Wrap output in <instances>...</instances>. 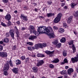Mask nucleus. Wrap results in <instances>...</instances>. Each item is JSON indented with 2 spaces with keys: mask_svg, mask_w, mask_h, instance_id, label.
I'll list each match as a JSON object with an SVG mask.
<instances>
[{
  "mask_svg": "<svg viewBox=\"0 0 78 78\" xmlns=\"http://www.w3.org/2000/svg\"><path fill=\"white\" fill-rule=\"evenodd\" d=\"M45 32H47L48 33V34H49L48 37L50 39H51V37L54 38L55 37V35L54 34V32L53 31L52 28L51 27H49L47 29L46 27Z\"/></svg>",
  "mask_w": 78,
  "mask_h": 78,
  "instance_id": "obj_1",
  "label": "nucleus"
},
{
  "mask_svg": "<svg viewBox=\"0 0 78 78\" xmlns=\"http://www.w3.org/2000/svg\"><path fill=\"white\" fill-rule=\"evenodd\" d=\"M45 30H46V27L41 26L38 28L37 32H39V34H42V33L45 32Z\"/></svg>",
  "mask_w": 78,
  "mask_h": 78,
  "instance_id": "obj_2",
  "label": "nucleus"
},
{
  "mask_svg": "<svg viewBox=\"0 0 78 78\" xmlns=\"http://www.w3.org/2000/svg\"><path fill=\"white\" fill-rule=\"evenodd\" d=\"M62 13H59L57 17H56L54 19V23H58V22L60 21L61 20V18L62 17Z\"/></svg>",
  "mask_w": 78,
  "mask_h": 78,
  "instance_id": "obj_3",
  "label": "nucleus"
},
{
  "mask_svg": "<svg viewBox=\"0 0 78 78\" xmlns=\"http://www.w3.org/2000/svg\"><path fill=\"white\" fill-rule=\"evenodd\" d=\"M0 56L2 58H6L8 56V54L5 52H0Z\"/></svg>",
  "mask_w": 78,
  "mask_h": 78,
  "instance_id": "obj_4",
  "label": "nucleus"
},
{
  "mask_svg": "<svg viewBox=\"0 0 78 78\" xmlns=\"http://www.w3.org/2000/svg\"><path fill=\"white\" fill-rule=\"evenodd\" d=\"M45 53L47 54V55H49V56L51 57L53 56L54 55V52H55V51H44Z\"/></svg>",
  "mask_w": 78,
  "mask_h": 78,
  "instance_id": "obj_5",
  "label": "nucleus"
},
{
  "mask_svg": "<svg viewBox=\"0 0 78 78\" xmlns=\"http://www.w3.org/2000/svg\"><path fill=\"white\" fill-rule=\"evenodd\" d=\"M71 60L73 63H75L76 62H78V54L77 55V57H75L74 58H73L71 59Z\"/></svg>",
  "mask_w": 78,
  "mask_h": 78,
  "instance_id": "obj_6",
  "label": "nucleus"
},
{
  "mask_svg": "<svg viewBox=\"0 0 78 78\" xmlns=\"http://www.w3.org/2000/svg\"><path fill=\"white\" fill-rule=\"evenodd\" d=\"M42 44H41V43H40L37 44H36L35 45L34 47V49H36L37 50V49H39V48H42Z\"/></svg>",
  "mask_w": 78,
  "mask_h": 78,
  "instance_id": "obj_7",
  "label": "nucleus"
},
{
  "mask_svg": "<svg viewBox=\"0 0 78 78\" xmlns=\"http://www.w3.org/2000/svg\"><path fill=\"white\" fill-rule=\"evenodd\" d=\"M20 17L21 19H23L25 21H28V18H27V16H25L23 14H21V16Z\"/></svg>",
  "mask_w": 78,
  "mask_h": 78,
  "instance_id": "obj_8",
  "label": "nucleus"
},
{
  "mask_svg": "<svg viewBox=\"0 0 78 78\" xmlns=\"http://www.w3.org/2000/svg\"><path fill=\"white\" fill-rule=\"evenodd\" d=\"M44 62L43 60H41L38 62L36 64V66H37V67H39V66H42L43 64H44Z\"/></svg>",
  "mask_w": 78,
  "mask_h": 78,
  "instance_id": "obj_9",
  "label": "nucleus"
},
{
  "mask_svg": "<svg viewBox=\"0 0 78 78\" xmlns=\"http://www.w3.org/2000/svg\"><path fill=\"white\" fill-rule=\"evenodd\" d=\"M9 33L12 37L13 39H14V30H12L9 31Z\"/></svg>",
  "mask_w": 78,
  "mask_h": 78,
  "instance_id": "obj_10",
  "label": "nucleus"
},
{
  "mask_svg": "<svg viewBox=\"0 0 78 78\" xmlns=\"http://www.w3.org/2000/svg\"><path fill=\"white\" fill-rule=\"evenodd\" d=\"M28 30L30 31V33L33 32L34 30V28L33 26H30L29 27Z\"/></svg>",
  "mask_w": 78,
  "mask_h": 78,
  "instance_id": "obj_11",
  "label": "nucleus"
},
{
  "mask_svg": "<svg viewBox=\"0 0 78 78\" xmlns=\"http://www.w3.org/2000/svg\"><path fill=\"white\" fill-rule=\"evenodd\" d=\"M12 70L16 74L18 73V72H19V69L17 68H14L13 69H12Z\"/></svg>",
  "mask_w": 78,
  "mask_h": 78,
  "instance_id": "obj_12",
  "label": "nucleus"
},
{
  "mask_svg": "<svg viewBox=\"0 0 78 78\" xmlns=\"http://www.w3.org/2000/svg\"><path fill=\"white\" fill-rule=\"evenodd\" d=\"M5 19L7 20H11V15L9 14H7L5 16Z\"/></svg>",
  "mask_w": 78,
  "mask_h": 78,
  "instance_id": "obj_13",
  "label": "nucleus"
},
{
  "mask_svg": "<svg viewBox=\"0 0 78 78\" xmlns=\"http://www.w3.org/2000/svg\"><path fill=\"white\" fill-rule=\"evenodd\" d=\"M72 19H73V16H70L69 18L67 21L68 23H70L72 22Z\"/></svg>",
  "mask_w": 78,
  "mask_h": 78,
  "instance_id": "obj_14",
  "label": "nucleus"
},
{
  "mask_svg": "<svg viewBox=\"0 0 78 78\" xmlns=\"http://www.w3.org/2000/svg\"><path fill=\"white\" fill-rule=\"evenodd\" d=\"M9 69V65L8 64L5 65L4 68V70H5L6 71H7V70H8Z\"/></svg>",
  "mask_w": 78,
  "mask_h": 78,
  "instance_id": "obj_15",
  "label": "nucleus"
},
{
  "mask_svg": "<svg viewBox=\"0 0 78 78\" xmlns=\"http://www.w3.org/2000/svg\"><path fill=\"white\" fill-rule=\"evenodd\" d=\"M37 37L36 36L31 35L29 37V39L30 40H34L35 39H36Z\"/></svg>",
  "mask_w": 78,
  "mask_h": 78,
  "instance_id": "obj_16",
  "label": "nucleus"
},
{
  "mask_svg": "<svg viewBox=\"0 0 78 78\" xmlns=\"http://www.w3.org/2000/svg\"><path fill=\"white\" fill-rule=\"evenodd\" d=\"M32 70L34 73H37V72L38 69L37 67H33L32 68Z\"/></svg>",
  "mask_w": 78,
  "mask_h": 78,
  "instance_id": "obj_17",
  "label": "nucleus"
},
{
  "mask_svg": "<svg viewBox=\"0 0 78 78\" xmlns=\"http://www.w3.org/2000/svg\"><path fill=\"white\" fill-rule=\"evenodd\" d=\"M73 72V69L72 68H70L68 70V73L69 75H70L71 73Z\"/></svg>",
  "mask_w": 78,
  "mask_h": 78,
  "instance_id": "obj_18",
  "label": "nucleus"
},
{
  "mask_svg": "<svg viewBox=\"0 0 78 78\" xmlns=\"http://www.w3.org/2000/svg\"><path fill=\"white\" fill-rule=\"evenodd\" d=\"M66 39L65 37H63L60 40V41L62 43H64L65 42H66Z\"/></svg>",
  "mask_w": 78,
  "mask_h": 78,
  "instance_id": "obj_19",
  "label": "nucleus"
},
{
  "mask_svg": "<svg viewBox=\"0 0 78 78\" xmlns=\"http://www.w3.org/2000/svg\"><path fill=\"white\" fill-rule=\"evenodd\" d=\"M58 31L60 33H62L64 32V30L63 28H61L58 30Z\"/></svg>",
  "mask_w": 78,
  "mask_h": 78,
  "instance_id": "obj_20",
  "label": "nucleus"
},
{
  "mask_svg": "<svg viewBox=\"0 0 78 78\" xmlns=\"http://www.w3.org/2000/svg\"><path fill=\"white\" fill-rule=\"evenodd\" d=\"M59 59H58V58H56L53 60L52 62L54 63H58V62H59Z\"/></svg>",
  "mask_w": 78,
  "mask_h": 78,
  "instance_id": "obj_21",
  "label": "nucleus"
},
{
  "mask_svg": "<svg viewBox=\"0 0 78 78\" xmlns=\"http://www.w3.org/2000/svg\"><path fill=\"white\" fill-rule=\"evenodd\" d=\"M32 33H33L36 36H39V32H36V31L34 30L33 32H32Z\"/></svg>",
  "mask_w": 78,
  "mask_h": 78,
  "instance_id": "obj_22",
  "label": "nucleus"
},
{
  "mask_svg": "<svg viewBox=\"0 0 78 78\" xmlns=\"http://www.w3.org/2000/svg\"><path fill=\"white\" fill-rule=\"evenodd\" d=\"M37 57H40L41 58H43V57H44L45 56H44V55L42 54H41L39 53L37 54Z\"/></svg>",
  "mask_w": 78,
  "mask_h": 78,
  "instance_id": "obj_23",
  "label": "nucleus"
},
{
  "mask_svg": "<svg viewBox=\"0 0 78 78\" xmlns=\"http://www.w3.org/2000/svg\"><path fill=\"white\" fill-rule=\"evenodd\" d=\"M55 15V14L52 13H47V16L48 17H51V16H54Z\"/></svg>",
  "mask_w": 78,
  "mask_h": 78,
  "instance_id": "obj_24",
  "label": "nucleus"
},
{
  "mask_svg": "<svg viewBox=\"0 0 78 78\" xmlns=\"http://www.w3.org/2000/svg\"><path fill=\"white\" fill-rule=\"evenodd\" d=\"M16 65H19L21 63V62L20 60H16Z\"/></svg>",
  "mask_w": 78,
  "mask_h": 78,
  "instance_id": "obj_25",
  "label": "nucleus"
},
{
  "mask_svg": "<svg viewBox=\"0 0 78 78\" xmlns=\"http://www.w3.org/2000/svg\"><path fill=\"white\" fill-rule=\"evenodd\" d=\"M71 6L72 8H74L75 6H76V4L74 3H72L71 4Z\"/></svg>",
  "mask_w": 78,
  "mask_h": 78,
  "instance_id": "obj_26",
  "label": "nucleus"
},
{
  "mask_svg": "<svg viewBox=\"0 0 78 78\" xmlns=\"http://www.w3.org/2000/svg\"><path fill=\"white\" fill-rule=\"evenodd\" d=\"M62 55L64 57H66L67 56V52L65 51H63L62 52Z\"/></svg>",
  "mask_w": 78,
  "mask_h": 78,
  "instance_id": "obj_27",
  "label": "nucleus"
},
{
  "mask_svg": "<svg viewBox=\"0 0 78 78\" xmlns=\"http://www.w3.org/2000/svg\"><path fill=\"white\" fill-rule=\"evenodd\" d=\"M9 39L7 38H5L4 39V42L5 43H8L9 42Z\"/></svg>",
  "mask_w": 78,
  "mask_h": 78,
  "instance_id": "obj_28",
  "label": "nucleus"
},
{
  "mask_svg": "<svg viewBox=\"0 0 78 78\" xmlns=\"http://www.w3.org/2000/svg\"><path fill=\"white\" fill-rule=\"evenodd\" d=\"M27 48L30 51L33 50L34 49V47H28Z\"/></svg>",
  "mask_w": 78,
  "mask_h": 78,
  "instance_id": "obj_29",
  "label": "nucleus"
},
{
  "mask_svg": "<svg viewBox=\"0 0 78 78\" xmlns=\"http://www.w3.org/2000/svg\"><path fill=\"white\" fill-rule=\"evenodd\" d=\"M74 15L75 17H78V11L74 13Z\"/></svg>",
  "mask_w": 78,
  "mask_h": 78,
  "instance_id": "obj_30",
  "label": "nucleus"
},
{
  "mask_svg": "<svg viewBox=\"0 0 78 78\" xmlns=\"http://www.w3.org/2000/svg\"><path fill=\"white\" fill-rule=\"evenodd\" d=\"M53 44H54V45H56L58 44V41L57 40H55L53 42Z\"/></svg>",
  "mask_w": 78,
  "mask_h": 78,
  "instance_id": "obj_31",
  "label": "nucleus"
},
{
  "mask_svg": "<svg viewBox=\"0 0 78 78\" xmlns=\"http://www.w3.org/2000/svg\"><path fill=\"white\" fill-rule=\"evenodd\" d=\"M41 45H41L42 46V47H46V46H47V44L45 43H43V44H41Z\"/></svg>",
  "mask_w": 78,
  "mask_h": 78,
  "instance_id": "obj_32",
  "label": "nucleus"
},
{
  "mask_svg": "<svg viewBox=\"0 0 78 78\" xmlns=\"http://www.w3.org/2000/svg\"><path fill=\"white\" fill-rule=\"evenodd\" d=\"M68 44L69 45H72L73 44V41L71 40L69 41V42H68Z\"/></svg>",
  "mask_w": 78,
  "mask_h": 78,
  "instance_id": "obj_33",
  "label": "nucleus"
},
{
  "mask_svg": "<svg viewBox=\"0 0 78 78\" xmlns=\"http://www.w3.org/2000/svg\"><path fill=\"white\" fill-rule=\"evenodd\" d=\"M1 24L2 26H3V27H7V26H6V25L5 24V23H3V22H1Z\"/></svg>",
  "mask_w": 78,
  "mask_h": 78,
  "instance_id": "obj_34",
  "label": "nucleus"
},
{
  "mask_svg": "<svg viewBox=\"0 0 78 78\" xmlns=\"http://www.w3.org/2000/svg\"><path fill=\"white\" fill-rule=\"evenodd\" d=\"M8 22L7 23V26H10L11 25V22L9 21V20H8Z\"/></svg>",
  "mask_w": 78,
  "mask_h": 78,
  "instance_id": "obj_35",
  "label": "nucleus"
},
{
  "mask_svg": "<svg viewBox=\"0 0 78 78\" xmlns=\"http://www.w3.org/2000/svg\"><path fill=\"white\" fill-rule=\"evenodd\" d=\"M27 45H33V43L31 42H27Z\"/></svg>",
  "mask_w": 78,
  "mask_h": 78,
  "instance_id": "obj_36",
  "label": "nucleus"
},
{
  "mask_svg": "<svg viewBox=\"0 0 78 78\" xmlns=\"http://www.w3.org/2000/svg\"><path fill=\"white\" fill-rule=\"evenodd\" d=\"M61 46V43H59L56 45V47L57 48H60Z\"/></svg>",
  "mask_w": 78,
  "mask_h": 78,
  "instance_id": "obj_37",
  "label": "nucleus"
},
{
  "mask_svg": "<svg viewBox=\"0 0 78 78\" xmlns=\"http://www.w3.org/2000/svg\"><path fill=\"white\" fill-rule=\"evenodd\" d=\"M4 75L6 76L8 74V73L7 72V71L4 70Z\"/></svg>",
  "mask_w": 78,
  "mask_h": 78,
  "instance_id": "obj_38",
  "label": "nucleus"
},
{
  "mask_svg": "<svg viewBox=\"0 0 78 78\" xmlns=\"http://www.w3.org/2000/svg\"><path fill=\"white\" fill-rule=\"evenodd\" d=\"M9 64H10V66L11 67H13V65L12 64V62H11V60L9 61Z\"/></svg>",
  "mask_w": 78,
  "mask_h": 78,
  "instance_id": "obj_39",
  "label": "nucleus"
},
{
  "mask_svg": "<svg viewBox=\"0 0 78 78\" xmlns=\"http://www.w3.org/2000/svg\"><path fill=\"white\" fill-rule=\"evenodd\" d=\"M66 71L65 70H63L61 72V75H64V74H66Z\"/></svg>",
  "mask_w": 78,
  "mask_h": 78,
  "instance_id": "obj_40",
  "label": "nucleus"
},
{
  "mask_svg": "<svg viewBox=\"0 0 78 78\" xmlns=\"http://www.w3.org/2000/svg\"><path fill=\"white\" fill-rule=\"evenodd\" d=\"M63 27L65 28H67V25L66 23H63Z\"/></svg>",
  "mask_w": 78,
  "mask_h": 78,
  "instance_id": "obj_41",
  "label": "nucleus"
},
{
  "mask_svg": "<svg viewBox=\"0 0 78 78\" xmlns=\"http://www.w3.org/2000/svg\"><path fill=\"white\" fill-rule=\"evenodd\" d=\"M2 1L4 3H7L8 2V0H2Z\"/></svg>",
  "mask_w": 78,
  "mask_h": 78,
  "instance_id": "obj_42",
  "label": "nucleus"
},
{
  "mask_svg": "<svg viewBox=\"0 0 78 78\" xmlns=\"http://www.w3.org/2000/svg\"><path fill=\"white\" fill-rule=\"evenodd\" d=\"M53 28L54 30H58V28L57 27L55 26L53 27Z\"/></svg>",
  "mask_w": 78,
  "mask_h": 78,
  "instance_id": "obj_43",
  "label": "nucleus"
},
{
  "mask_svg": "<svg viewBox=\"0 0 78 78\" xmlns=\"http://www.w3.org/2000/svg\"><path fill=\"white\" fill-rule=\"evenodd\" d=\"M39 18L41 20H42V19H44V17H43L42 16H39Z\"/></svg>",
  "mask_w": 78,
  "mask_h": 78,
  "instance_id": "obj_44",
  "label": "nucleus"
},
{
  "mask_svg": "<svg viewBox=\"0 0 78 78\" xmlns=\"http://www.w3.org/2000/svg\"><path fill=\"white\" fill-rule=\"evenodd\" d=\"M49 67H50V68H54V66L52 64H51L49 65Z\"/></svg>",
  "mask_w": 78,
  "mask_h": 78,
  "instance_id": "obj_45",
  "label": "nucleus"
},
{
  "mask_svg": "<svg viewBox=\"0 0 78 78\" xmlns=\"http://www.w3.org/2000/svg\"><path fill=\"white\" fill-rule=\"evenodd\" d=\"M9 36H10V34H9V33H6V36L7 37H9Z\"/></svg>",
  "mask_w": 78,
  "mask_h": 78,
  "instance_id": "obj_46",
  "label": "nucleus"
},
{
  "mask_svg": "<svg viewBox=\"0 0 78 78\" xmlns=\"http://www.w3.org/2000/svg\"><path fill=\"white\" fill-rule=\"evenodd\" d=\"M48 5H51V3H52V2L49 1L48 2Z\"/></svg>",
  "mask_w": 78,
  "mask_h": 78,
  "instance_id": "obj_47",
  "label": "nucleus"
},
{
  "mask_svg": "<svg viewBox=\"0 0 78 78\" xmlns=\"http://www.w3.org/2000/svg\"><path fill=\"white\" fill-rule=\"evenodd\" d=\"M3 50V46L0 45V51H2Z\"/></svg>",
  "mask_w": 78,
  "mask_h": 78,
  "instance_id": "obj_48",
  "label": "nucleus"
},
{
  "mask_svg": "<svg viewBox=\"0 0 78 78\" xmlns=\"http://www.w3.org/2000/svg\"><path fill=\"white\" fill-rule=\"evenodd\" d=\"M64 61L65 62V63H67L68 62L67 61V60L66 58H65L64 59Z\"/></svg>",
  "mask_w": 78,
  "mask_h": 78,
  "instance_id": "obj_49",
  "label": "nucleus"
},
{
  "mask_svg": "<svg viewBox=\"0 0 78 78\" xmlns=\"http://www.w3.org/2000/svg\"><path fill=\"white\" fill-rule=\"evenodd\" d=\"M76 73H74V75L73 76V77H74V78H76Z\"/></svg>",
  "mask_w": 78,
  "mask_h": 78,
  "instance_id": "obj_50",
  "label": "nucleus"
},
{
  "mask_svg": "<svg viewBox=\"0 0 78 78\" xmlns=\"http://www.w3.org/2000/svg\"><path fill=\"white\" fill-rule=\"evenodd\" d=\"M25 56H23L21 57V59H22V60H24V59H25Z\"/></svg>",
  "mask_w": 78,
  "mask_h": 78,
  "instance_id": "obj_51",
  "label": "nucleus"
},
{
  "mask_svg": "<svg viewBox=\"0 0 78 78\" xmlns=\"http://www.w3.org/2000/svg\"><path fill=\"white\" fill-rule=\"evenodd\" d=\"M16 49V46H14L13 47V50H15Z\"/></svg>",
  "mask_w": 78,
  "mask_h": 78,
  "instance_id": "obj_52",
  "label": "nucleus"
},
{
  "mask_svg": "<svg viewBox=\"0 0 78 78\" xmlns=\"http://www.w3.org/2000/svg\"><path fill=\"white\" fill-rule=\"evenodd\" d=\"M65 5V3H62L61 4V6H64Z\"/></svg>",
  "mask_w": 78,
  "mask_h": 78,
  "instance_id": "obj_53",
  "label": "nucleus"
},
{
  "mask_svg": "<svg viewBox=\"0 0 78 78\" xmlns=\"http://www.w3.org/2000/svg\"><path fill=\"white\" fill-rule=\"evenodd\" d=\"M26 29V28H25V27H22L21 28V30H25Z\"/></svg>",
  "mask_w": 78,
  "mask_h": 78,
  "instance_id": "obj_54",
  "label": "nucleus"
},
{
  "mask_svg": "<svg viewBox=\"0 0 78 78\" xmlns=\"http://www.w3.org/2000/svg\"><path fill=\"white\" fill-rule=\"evenodd\" d=\"M64 78H69V77H68V76H64Z\"/></svg>",
  "mask_w": 78,
  "mask_h": 78,
  "instance_id": "obj_55",
  "label": "nucleus"
},
{
  "mask_svg": "<svg viewBox=\"0 0 78 78\" xmlns=\"http://www.w3.org/2000/svg\"><path fill=\"white\" fill-rule=\"evenodd\" d=\"M64 9H67V6H65V7H64Z\"/></svg>",
  "mask_w": 78,
  "mask_h": 78,
  "instance_id": "obj_56",
  "label": "nucleus"
},
{
  "mask_svg": "<svg viewBox=\"0 0 78 78\" xmlns=\"http://www.w3.org/2000/svg\"><path fill=\"white\" fill-rule=\"evenodd\" d=\"M65 68L66 69H67L68 68H69V66H66L65 67Z\"/></svg>",
  "mask_w": 78,
  "mask_h": 78,
  "instance_id": "obj_57",
  "label": "nucleus"
},
{
  "mask_svg": "<svg viewBox=\"0 0 78 78\" xmlns=\"http://www.w3.org/2000/svg\"><path fill=\"white\" fill-rule=\"evenodd\" d=\"M73 50H76V48H75V47L73 48Z\"/></svg>",
  "mask_w": 78,
  "mask_h": 78,
  "instance_id": "obj_58",
  "label": "nucleus"
},
{
  "mask_svg": "<svg viewBox=\"0 0 78 78\" xmlns=\"http://www.w3.org/2000/svg\"><path fill=\"white\" fill-rule=\"evenodd\" d=\"M3 9H0V12H3Z\"/></svg>",
  "mask_w": 78,
  "mask_h": 78,
  "instance_id": "obj_59",
  "label": "nucleus"
},
{
  "mask_svg": "<svg viewBox=\"0 0 78 78\" xmlns=\"http://www.w3.org/2000/svg\"><path fill=\"white\" fill-rule=\"evenodd\" d=\"M3 43V42L2 41H0V44H2Z\"/></svg>",
  "mask_w": 78,
  "mask_h": 78,
  "instance_id": "obj_60",
  "label": "nucleus"
},
{
  "mask_svg": "<svg viewBox=\"0 0 78 78\" xmlns=\"http://www.w3.org/2000/svg\"><path fill=\"white\" fill-rule=\"evenodd\" d=\"M49 21V19H46L45 20L46 22H48Z\"/></svg>",
  "mask_w": 78,
  "mask_h": 78,
  "instance_id": "obj_61",
  "label": "nucleus"
},
{
  "mask_svg": "<svg viewBox=\"0 0 78 78\" xmlns=\"http://www.w3.org/2000/svg\"><path fill=\"white\" fill-rule=\"evenodd\" d=\"M16 23H17L18 25H19V24H20V22L18 21Z\"/></svg>",
  "mask_w": 78,
  "mask_h": 78,
  "instance_id": "obj_62",
  "label": "nucleus"
},
{
  "mask_svg": "<svg viewBox=\"0 0 78 78\" xmlns=\"http://www.w3.org/2000/svg\"><path fill=\"white\" fill-rule=\"evenodd\" d=\"M28 60H29V58H26V61H28Z\"/></svg>",
  "mask_w": 78,
  "mask_h": 78,
  "instance_id": "obj_63",
  "label": "nucleus"
},
{
  "mask_svg": "<svg viewBox=\"0 0 78 78\" xmlns=\"http://www.w3.org/2000/svg\"><path fill=\"white\" fill-rule=\"evenodd\" d=\"M63 76H59L58 77V78H62Z\"/></svg>",
  "mask_w": 78,
  "mask_h": 78,
  "instance_id": "obj_64",
  "label": "nucleus"
}]
</instances>
